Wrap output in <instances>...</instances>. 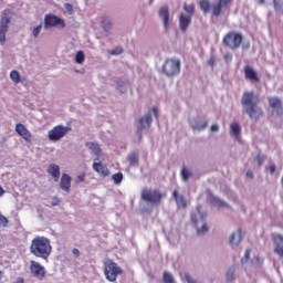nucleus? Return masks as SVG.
Here are the masks:
<instances>
[{
  "instance_id": "nucleus-1",
  "label": "nucleus",
  "mask_w": 283,
  "mask_h": 283,
  "mask_svg": "<svg viewBox=\"0 0 283 283\" xmlns=\"http://www.w3.org/2000/svg\"><path fill=\"white\" fill-rule=\"evenodd\" d=\"M260 104V95L253 92H244L241 98V105L248 114L249 118L252 120H260L264 116V111L262 107L258 106Z\"/></svg>"
},
{
  "instance_id": "nucleus-2",
  "label": "nucleus",
  "mask_w": 283,
  "mask_h": 283,
  "mask_svg": "<svg viewBox=\"0 0 283 283\" xmlns=\"http://www.w3.org/2000/svg\"><path fill=\"white\" fill-rule=\"evenodd\" d=\"M30 251L35 258H42V260H48L50 253H52V244H50V239L45 237H36L31 241Z\"/></svg>"
},
{
  "instance_id": "nucleus-3",
  "label": "nucleus",
  "mask_w": 283,
  "mask_h": 283,
  "mask_svg": "<svg viewBox=\"0 0 283 283\" xmlns=\"http://www.w3.org/2000/svg\"><path fill=\"white\" fill-rule=\"evenodd\" d=\"M164 198H167V192H161L158 189L142 190V200H144V202L158 206L163 202Z\"/></svg>"
},
{
  "instance_id": "nucleus-4",
  "label": "nucleus",
  "mask_w": 283,
  "mask_h": 283,
  "mask_svg": "<svg viewBox=\"0 0 283 283\" xmlns=\"http://www.w3.org/2000/svg\"><path fill=\"white\" fill-rule=\"evenodd\" d=\"M12 10L4 9L0 18V45H6V36L10 30Z\"/></svg>"
},
{
  "instance_id": "nucleus-5",
  "label": "nucleus",
  "mask_w": 283,
  "mask_h": 283,
  "mask_svg": "<svg viewBox=\"0 0 283 283\" xmlns=\"http://www.w3.org/2000/svg\"><path fill=\"white\" fill-rule=\"evenodd\" d=\"M104 275L108 282H116L118 275H123V269L112 260L104 262Z\"/></svg>"
},
{
  "instance_id": "nucleus-6",
  "label": "nucleus",
  "mask_w": 283,
  "mask_h": 283,
  "mask_svg": "<svg viewBox=\"0 0 283 283\" xmlns=\"http://www.w3.org/2000/svg\"><path fill=\"white\" fill-rule=\"evenodd\" d=\"M243 39L242 34L230 31L223 36L222 42L226 48L238 50L242 45Z\"/></svg>"
},
{
  "instance_id": "nucleus-7",
  "label": "nucleus",
  "mask_w": 283,
  "mask_h": 283,
  "mask_svg": "<svg viewBox=\"0 0 283 283\" xmlns=\"http://www.w3.org/2000/svg\"><path fill=\"white\" fill-rule=\"evenodd\" d=\"M163 72L167 76H178L180 74V60L167 59L163 65Z\"/></svg>"
},
{
  "instance_id": "nucleus-8",
  "label": "nucleus",
  "mask_w": 283,
  "mask_h": 283,
  "mask_svg": "<svg viewBox=\"0 0 283 283\" xmlns=\"http://www.w3.org/2000/svg\"><path fill=\"white\" fill-rule=\"evenodd\" d=\"M50 28L63 30L65 28V20L59 18V15L49 13L44 17V29L50 30Z\"/></svg>"
},
{
  "instance_id": "nucleus-9",
  "label": "nucleus",
  "mask_w": 283,
  "mask_h": 283,
  "mask_svg": "<svg viewBox=\"0 0 283 283\" xmlns=\"http://www.w3.org/2000/svg\"><path fill=\"white\" fill-rule=\"evenodd\" d=\"M72 128L63 125H57L53 127L51 130H49V140L56 142L61 140V138H65L67 136V133L71 132Z\"/></svg>"
},
{
  "instance_id": "nucleus-10",
  "label": "nucleus",
  "mask_w": 283,
  "mask_h": 283,
  "mask_svg": "<svg viewBox=\"0 0 283 283\" xmlns=\"http://www.w3.org/2000/svg\"><path fill=\"white\" fill-rule=\"evenodd\" d=\"M138 123L137 136L139 140H143V132H145V129H151V123H154V119L151 118V115L147 114L144 117H140Z\"/></svg>"
},
{
  "instance_id": "nucleus-11",
  "label": "nucleus",
  "mask_w": 283,
  "mask_h": 283,
  "mask_svg": "<svg viewBox=\"0 0 283 283\" xmlns=\"http://www.w3.org/2000/svg\"><path fill=\"white\" fill-rule=\"evenodd\" d=\"M269 106L272 109V116H283L282 99L279 97H269Z\"/></svg>"
},
{
  "instance_id": "nucleus-12",
  "label": "nucleus",
  "mask_w": 283,
  "mask_h": 283,
  "mask_svg": "<svg viewBox=\"0 0 283 283\" xmlns=\"http://www.w3.org/2000/svg\"><path fill=\"white\" fill-rule=\"evenodd\" d=\"M30 271L33 275V277H36V280H44L45 277V268L41 265V263L36 261H31Z\"/></svg>"
},
{
  "instance_id": "nucleus-13",
  "label": "nucleus",
  "mask_w": 283,
  "mask_h": 283,
  "mask_svg": "<svg viewBox=\"0 0 283 283\" xmlns=\"http://www.w3.org/2000/svg\"><path fill=\"white\" fill-rule=\"evenodd\" d=\"M15 132L25 143H32V133L25 127V125L19 123L15 125Z\"/></svg>"
},
{
  "instance_id": "nucleus-14",
  "label": "nucleus",
  "mask_w": 283,
  "mask_h": 283,
  "mask_svg": "<svg viewBox=\"0 0 283 283\" xmlns=\"http://www.w3.org/2000/svg\"><path fill=\"white\" fill-rule=\"evenodd\" d=\"M272 240L274 244V253L283 260V235L274 234L272 235Z\"/></svg>"
},
{
  "instance_id": "nucleus-15",
  "label": "nucleus",
  "mask_w": 283,
  "mask_h": 283,
  "mask_svg": "<svg viewBox=\"0 0 283 283\" xmlns=\"http://www.w3.org/2000/svg\"><path fill=\"white\" fill-rule=\"evenodd\" d=\"M233 3V0H219L217 4L212 7V15L220 17L222 14V8H229Z\"/></svg>"
},
{
  "instance_id": "nucleus-16",
  "label": "nucleus",
  "mask_w": 283,
  "mask_h": 283,
  "mask_svg": "<svg viewBox=\"0 0 283 283\" xmlns=\"http://www.w3.org/2000/svg\"><path fill=\"white\" fill-rule=\"evenodd\" d=\"M244 76L248 81H251L252 83H260V76L258 75V72L249 65L244 66Z\"/></svg>"
},
{
  "instance_id": "nucleus-17",
  "label": "nucleus",
  "mask_w": 283,
  "mask_h": 283,
  "mask_svg": "<svg viewBox=\"0 0 283 283\" xmlns=\"http://www.w3.org/2000/svg\"><path fill=\"white\" fill-rule=\"evenodd\" d=\"M93 169L96 171V174L103 176V178H107V176H109V168H107V166L101 161H94Z\"/></svg>"
},
{
  "instance_id": "nucleus-18",
  "label": "nucleus",
  "mask_w": 283,
  "mask_h": 283,
  "mask_svg": "<svg viewBox=\"0 0 283 283\" xmlns=\"http://www.w3.org/2000/svg\"><path fill=\"white\" fill-rule=\"evenodd\" d=\"M60 187L62 191L70 193V189H72V177L67 174H63L60 181Z\"/></svg>"
},
{
  "instance_id": "nucleus-19",
  "label": "nucleus",
  "mask_w": 283,
  "mask_h": 283,
  "mask_svg": "<svg viewBox=\"0 0 283 283\" xmlns=\"http://www.w3.org/2000/svg\"><path fill=\"white\" fill-rule=\"evenodd\" d=\"M172 198L179 209H187V199L177 189L172 191Z\"/></svg>"
},
{
  "instance_id": "nucleus-20",
  "label": "nucleus",
  "mask_w": 283,
  "mask_h": 283,
  "mask_svg": "<svg viewBox=\"0 0 283 283\" xmlns=\"http://www.w3.org/2000/svg\"><path fill=\"white\" fill-rule=\"evenodd\" d=\"M48 174L52 176L54 182H59L61 178V167H59V165L51 164L48 168Z\"/></svg>"
},
{
  "instance_id": "nucleus-21",
  "label": "nucleus",
  "mask_w": 283,
  "mask_h": 283,
  "mask_svg": "<svg viewBox=\"0 0 283 283\" xmlns=\"http://www.w3.org/2000/svg\"><path fill=\"white\" fill-rule=\"evenodd\" d=\"M159 17L163 19L165 30H167L169 28V7H161L159 9Z\"/></svg>"
},
{
  "instance_id": "nucleus-22",
  "label": "nucleus",
  "mask_w": 283,
  "mask_h": 283,
  "mask_svg": "<svg viewBox=\"0 0 283 283\" xmlns=\"http://www.w3.org/2000/svg\"><path fill=\"white\" fill-rule=\"evenodd\" d=\"M189 25H191V15L182 13L179 18V28L181 32H187Z\"/></svg>"
},
{
  "instance_id": "nucleus-23",
  "label": "nucleus",
  "mask_w": 283,
  "mask_h": 283,
  "mask_svg": "<svg viewBox=\"0 0 283 283\" xmlns=\"http://www.w3.org/2000/svg\"><path fill=\"white\" fill-rule=\"evenodd\" d=\"M191 128L193 129V132H202L205 129H207V122H200V118H193L190 122Z\"/></svg>"
},
{
  "instance_id": "nucleus-24",
  "label": "nucleus",
  "mask_w": 283,
  "mask_h": 283,
  "mask_svg": "<svg viewBox=\"0 0 283 283\" xmlns=\"http://www.w3.org/2000/svg\"><path fill=\"white\" fill-rule=\"evenodd\" d=\"M242 242V230H238L237 233H232L229 239L231 247H238Z\"/></svg>"
},
{
  "instance_id": "nucleus-25",
  "label": "nucleus",
  "mask_w": 283,
  "mask_h": 283,
  "mask_svg": "<svg viewBox=\"0 0 283 283\" xmlns=\"http://www.w3.org/2000/svg\"><path fill=\"white\" fill-rule=\"evenodd\" d=\"M86 147L93 151L95 156H101V145L94 143V142H87Z\"/></svg>"
},
{
  "instance_id": "nucleus-26",
  "label": "nucleus",
  "mask_w": 283,
  "mask_h": 283,
  "mask_svg": "<svg viewBox=\"0 0 283 283\" xmlns=\"http://www.w3.org/2000/svg\"><path fill=\"white\" fill-rule=\"evenodd\" d=\"M199 6L205 14L211 10V2L209 0H200Z\"/></svg>"
},
{
  "instance_id": "nucleus-27",
  "label": "nucleus",
  "mask_w": 283,
  "mask_h": 283,
  "mask_svg": "<svg viewBox=\"0 0 283 283\" xmlns=\"http://www.w3.org/2000/svg\"><path fill=\"white\" fill-rule=\"evenodd\" d=\"M10 78L17 85H19V83H21V74L19 73V71H11Z\"/></svg>"
},
{
  "instance_id": "nucleus-28",
  "label": "nucleus",
  "mask_w": 283,
  "mask_h": 283,
  "mask_svg": "<svg viewBox=\"0 0 283 283\" xmlns=\"http://www.w3.org/2000/svg\"><path fill=\"white\" fill-rule=\"evenodd\" d=\"M231 133L233 134V136L238 137L240 136L242 128L240 127V124L238 123H233L230 126Z\"/></svg>"
},
{
  "instance_id": "nucleus-29",
  "label": "nucleus",
  "mask_w": 283,
  "mask_h": 283,
  "mask_svg": "<svg viewBox=\"0 0 283 283\" xmlns=\"http://www.w3.org/2000/svg\"><path fill=\"white\" fill-rule=\"evenodd\" d=\"M127 160L129 163V165H132L133 167L138 165V154L137 153H132L127 156Z\"/></svg>"
},
{
  "instance_id": "nucleus-30",
  "label": "nucleus",
  "mask_w": 283,
  "mask_h": 283,
  "mask_svg": "<svg viewBox=\"0 0 283 283\" xmlns=\"http://www.w3.org/2000/svg\"><path fill=\"white\" fill-rule=\"evenodd\" d=\"M85 62V53L83 51H78L75 55V63L78 65H83Z\"/></svg>"
},
{
  "instance_id": "nucleus-31",
  "label": "nucleus",
  "mask_w": 283,
  "mask_h": 283,
  "mask_svg": "<svg viewBox=\"0 0 283 283\" xmlns=\"http://www.w3.org/2000/svg\"><path fill=\"white\" fill-rule=\"evenodd\" d=\"M102 27L105 30V32H109L112 30V21L107 18L102 19Z\"/></svg>"
},
{
  "instance_id": "nucleus-32",
  "label": "nucleus",
  "mask_w": 283,
  "mask_h": 283,
  "mask_svg": "<svg viewBox=\"0 0 283 283\" xmlns=\"http://www.w3.org/2000/svg\"><path fill=\"white\" fill-rule=\"evenodd\" d=\"M164 283H176L174 275L170 272L165 271L163 275Z\"/></svg>"
},
{
  "instance_id": "nucleus-33",
  "label": "nucleus",
  "mask_w": 283,
  "mask_h": 283,
  "mask_svg": "<svg viewBox=\"0 0 283 283\" xmlns=\"http://www.w3.org/2000/svg\"><path fill=\"white\" fill-rule=\"evenodd\" d=\"M112 180L115 185H120L123 182V172H116L112 176Z\"/></svg>"
},
{
  "instance_id": "nucleus-34",
  "label": "nucleus",
  "mask_w": 283,
  "mask_h": 283,
  "mask_svg": "<svg viewBox=\"0 0 283 283\" xmlns=\"http://www.w3.org/2000/svg\"><path fill=\"white\" fill-rule=\"evenodd\" d=\"M184 10L188 13L187 17H191L196 12V7L193 4H185Z\"/></svg>"
},
{
  "instance_id": "nucleus-35",
  "label": "nucleus",
  "mask_w": 283,
  "mask_h": 283,
  "mask_svg": "<svg viewBox=\"0 0 283 283\" xmlns=\"http://www.w3.org/2000/svg\"><path fill=\"white\" fill-rule=\"evenodd\" d=\"M181 176H182V180H185V182H187V180H189V178H191L192 174L186 167H184L181 170Z\"/></svg>"
},
{
  "instance_id": "nucleus-36",
  "label": "nucleus",
  "mask_w": 283,
  "mask_h": 283,
  "mask_svg": "<svg viewBox=\"0 0 283 283\" xmlns=\"http://www.w3.org/2000/svg\"><path fill=\"white\" fill-rule=\"evenodd\" d=\"M41 30H43V24H40L32 30V34L34 39H39V35L41 34Z\"/></svg>"
},
{
  "instance_id": "nucleus-37",
  "label": "nucleus",
  "mask_w": 283,
  "mask_h": 283,
  "mask_svg": "<svg viewBox=\"0 0 283 283\" xmlns=\"http://www.w3.org/2000/svg\"><path fill=\"white\" fill-rule=\"evenodd\" d=\"M197 233L199 235H205V233H209V227H207V223H203L201 228H197Z\"/></svg>"
},
{
  "instance_id": "nucleus-38",
  "label": "nucleus",
  "mask_w": 283,
  "mask_h": 283,
  "mask_svg": "<svg viewBox=\"0 0 283 283\" xmlns=\"http://www.w3.org/2000/svg\"><path fill=\"white\" fill-rule=\"evenodd\" d=\"M227 280H228V282H232V280H235V269L228 270Z\"/></svg>"
},
{
  "instance_id": "nucleus-39",
  "label": "nucleus",
  "mask_w": 283,
  "mask_h": 283,
  "mask_svg": "<svg viewBox=\"0 0 283 283\" xmlns=\"http://www.w3.org/2000/svg\"><path fill=\"white\" fill-rule=\"evenodd\" d=\"M274 10L276 14H283V6L280 4L277 1L274 0Z\"/></svg>"
},
{
  "instance_id": "nucleus-40",
  "label": "nucleus",
  "mask_w": 283,
  "mask_h": 283,
  "mask_svg": "<svg viewBox=\"0 0 283 283\" xmlns=\"http://www.w3.org/2000/svg\"><path fill=\"white\" fill-rule=\"evenodd\" d=\"M250 258H251V249H247L244 253V258L241 259V264H244V262H249Z\"/></svg>"
},
{
  "instance_id": "nucleus-41",
  "label": "nucleus",
  "mask_w": 283,
  "mask_h": 283,
  "mask_svg": "<svg viewBox=\"0 0 283 283\" xmlns=\"http://www.w3.org/2000/svg\"><path fill=\"white\" fill-rule=\"evenodd\" d=\"M9 222H10V221L6 218V216H3V214L0 213V227L6 228V227H8V223H9Z\"/></svg>"
},
{
  "instance_id": "nucleus-42",
  "label": "nucleus",
  "mask_w": 283,
  "mask_h": 283,
  "mask_svg": "<svg viewBox=\"0 0 283 283\" xmlns=\"http://www.w3.org/2000/svg\"><path fill=\"white\" fill-rule=\"evenodd\" d=\"M109 54L118 56V54H123V48L117 46L114 50L109 51Z\"/></svg>"
},
{
  "instance_id": "nucleus-43",
  "label": "nucleus",
  "mask_w": 283,
  "mask_h": 283,
  "mask_svg": "<svg viewBox=\"0 0 283 283\" xmlns=\"http://www.w3.org/2000/svg\"><path fill=\"white\" fill-rule=\"evenodd\" d=\"M59 205H61V199H59L57 197H53L51 206L52 207H59Z\"/></svg>"
},
{
  "instance_id": "nucleus-44",
  "label": "nucleus",
  "mask_w": 283,
  "mask_h": 283,
  "mask_svg": "<svg viewBox=\"0 0 283 283\" xmlns=\"http://www.w3.org/2000/svg\"><path fill=\"white\" fill-rule=\"evenodd\" d=\"M223 59H224V62H226V63H229V62H231V61L233 60V55H232L231 53H227V54L223 56Z\"/></svg>"
},
{
  "instance_id": "nucleus-45",
  "label": "nucleus",
  "mask_w": 283,
  "mask_h": 283,
  "mask_svg": "<svg viewBox=\"0 0 283 283\" xmlns=\"http://www.w3.org/2000/svg\"><path fill=\"white\" fill-rule=\"evenodd\" d=\"M76 182H85V172L81 174L80 176H77L76 178Z\"/></svg>"
},
{
  "instance_id": "nucleus-46",
  "label": "nucleus",
  "mask_w": 283,
  "mask_h": 283,
  "mask_svg": "<svg viewBox=\"0 0 283 283\" xmlns=\"http://www.w3.org/2000/svg\"><path fill=\"white\" fill-rule=\"evenodd\" d=\"M185 279L188 283H196V280L193 277H191V275H189V274H185Z\"/></svg>"
},
{
  "instance_id": "nucleus-47",
  "label": "nucleus",
  "mask_w": 283,
  "mask_h": 283,
  "mask_svg": "<svg viewBox=\"0 0 283 283\" xmlns=\"http://www.w3.org/2000/svg\"><path fill=\"white\" fill-rule=\"evenodd\" d=\"M72 253H73V255H74L75 258H81V251H80L78 249L74 248V249L72 250Z\"/></svg>"
},
{
  "instance_id": "nucleus-48",
  "label": "nucleus",
  "mask_w": 283,
  "mask_h": 283,
  "mask_svg": "<svg viewBox=\"0 0 283 283\" xmlns=\"http://www.w3.org/2000/svg\"><path fill=\"white\" fill-rule=\"evenodd\" d=\"M65 10H67V12H70L72 14V12H74V7H72V4H70V3H66Z\"/></svg>"
},
{
  "instance_id": "nucleus-49",
  "label": "nucleus",
  "mask_w": 283,
  "mask_h": 283,
  "mask_svg": "<svg viewBox=\"0 0 283 283\" xmlns=\"http://www.w3.org/2000/svg\"><path fill=\"white\" fill-rule=\"evenodd\" d=\"M208 63L211 65V67H213V65H216V56H211Z\"/></svg>"
},
{
  "instance_id": "nucleus-50",
  "label": "nucleus",
  "mask_w": 283,
  "mask_h": 283,
  "mask_svg": "<svg viewBox=\"0 0 283 283\" xmlns=\"http://www.w3.org/2000/svg\"><path fill=\"white\" fill-rule=\"evenodd\" d=\"M268 169H269L270 174H275L276 167H275V165H270V166L268 167Z\"/></svg>"
},
{
  "instance_id": "nucleus-51",
  "label": "nucleus",
  "mask_w": 283,
  "mask_h": 283,
  "mask_svg": "<svg viewBox=\"0 0 283 283\" xmlns=\"http://www.w3.org/2000/svg\"><path fill=\"white\" fill-rule=\"evenodd\" d=\"M256 160L259 163V167H261L262 163H264V159H262V156H260V155L256 156Z\"/></svg>"
},
{
  "instance_id": "nucleus-52",
  "label": "nucleus",
  "mask_w": 283,
  "mask_h": 283,
  "mask_svg": "<svg viewBox=\"0 0 283 283\" xmlns=\"http://www.w3.org/2000/svg\"><path fill=\"white\" fill-rule=\"evenodd\" d=\"M210 129H211V132H219L220 127L217 124H214L211 126Z\"/></svg>"
},
{
  "instance_id": "nucleus-53",
  "label": "nucleus",
  "mask_w": 283,
  "mask_h": 283,
  "mask_svg": "<svg viewBox=\"0 0 283 283\" xmlns=\"http://www.w3.org/2000/svg\"><path fill=\"white\" fill-rule=\"evenodd\" d=\"M151 111L154 113L155 118H158V107H153Z\"/></svg>"
},
{
  "instance_id": "nucleus-54",
  "label": "nucleus",
  "mask_w": 283,
  "mask_h": 283,
  "mask_svg": "<svg viewBox=\"0 0 283 283\" xmlns=\"http://www.w3.org/2000/svg\"><path fill=\"white\" fill-rule=\"evenodd\" d=\"M247 178H253V171L248 170V172H247Z\"/></svg>"
},
{
  "instance_id": "nucleus-55",
  "label": "nucleus",
  "mask_w": 283,
  "mask_h": 283,
  "mask_svg": "<svg viewBox=\"0 0 283 283\" xmlns=\"http://www.w3.org/2000/svg\"><path fill=\"white\" fill-rule=\"evenodd\" d=\"M3 193H6V190H3V187L0 186V198L3 196Z\"/></svg>"
},
{
  "instance_id": "nucleus-56",
  "label": "nucleus",
  "mask_w": 283,
  "mask_h": 283,
  "mask_svg": "<svg viewBox=\"0 0 283 283\" xmlns=\"http://www.w3.org/2000/svg\"><path fill=\"white\" fill-rule=\"evenodd\" d=\"M17 282L18 283H24L25 281L23 280V277H19Z\"/></svg>"
},
{
  "instance_id": "nucleus-57",
  "label": "nucleus",
  "mask_w": 283,
  "mask_h": 283,
  "mask_svg": "<svg viewBox=\"0 0 283 283\" xmlns=\"http://www.w3.org/2000/svg\"><path fill=\"white\" fill-rule=\"evenodd\" d=\"M218 202L219 205L224 206V202L220 201V199H218Z\"/></svg>"
},
{
  "instance_id": "nucleus-58",
  "label": "nucleus",
  "mask_w": 283,
  "mask_h": 283,
  "mask_svg": "<svg viewBox=\"0 0 283 283\" xmlns=\"http://www.w3.org/2000/svg\"><path fill=\"white\" fill-rule=\"evenodd\" d=\"M192 221L196 224V227H198V222L196 220H193V217H192Z\"/></svg>"
},
{
  "instance_id": "nucleus-59",
  "label": "nucleus",
  "mask_w": 283,
  "mask_h": 283,
  "mask_svg": "<svg viewBox=\"0 0 283 283\" xmlns=\"http://www.w3.org/2000/svg\"><path fill=\"white\" fill-rule=\"evenodd\" d=\"M259 3H264V0H259Z\"/></svg>"
},
{
  "instance_id": "nucleus-60",
  "label": "nucleus",
  "mask_w": 283,
  "mask_h": 283,
  "mask_svg": "<svg viewBox=\"0 0 283 283\" xmlns=\"http://www.w3.org/2000/svg\"><path fill=\"white\" fill-rule=\"evenodd\" d=\"M0 275H1V271H0Z\"/></svg>"
}]
</instances>
